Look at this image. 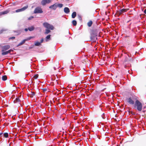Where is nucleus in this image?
Instances as JSON below:
<instances>
[{"instance_id":"ea45409f","label":"nucleus","mask_w":146,"mask_h":146,"mask_svg":"<svg viewBox=\"0 0 146 146\" xmlns=\"http://www.w3.org/2000/svg\"><path fill=\"white\" fill-rule=\"evenodd\" d=\"M144 13L146 14V9H145L144 10Z\"/></svg>"},{"instance_id":"a211bd4d","label":"nucleus","mask_w":146,"mask_h":146,"mask_svg":"<svg viewBox=\"0 0 146 146\" xmlns=\"http://www.w3.org/2000/svg\"><path fill=\"white\" fill-rule=\"evenodd\" d=\"M35 38L34 36H30V37H29L28 38H27L25 39H24L25 42L29 40H31V39H32L33 38Z\"/></svg>"},{"instance_id":"37998d69","label":"nucleus","mask_w":146,"mask_h":146,"mask_svg":"<svg viewBox=\"0 0 146 146\" xmlns=\"http://www.w3.org/2000/svg\"><path fill=\"white\" fill-rule=\"evenodd\" d=\"M146 107H144V108H145Z\"/></svg>"},{"instance_id":"0eeeda50","label":"nucleus","mask_w":146,"mask_h":146,"mask_svg":"<svg viewBox=\"0 0 146 146\" xmlns=\"http://www.w3.org/2000/svg\"><path fill=\"white\" fill-rule=\"evenodd\" d=\"M10 47V45H6L4 46H3L2 47V52H3L5 51H6L8 49H9Z\"/></svg>"},{"instance_id":"393cba45","label":"nucleus","mask_w":146,"mask_h":146,"mask_svg":"<svg viewBox=\"0 0 146 146\" xmlns=\"http://www.w3.org/2000/svg\"><path fill=\"white\" fill-rule=\"evenodd\" d=\"M35 46H39L40 45V43L38 42H35Z\"/></svg>"},{"instance_id":"6ab92c4d","label":"nucleus","mask_w":146,"mask_h":146,"mask_svg":"<svg viewBox=\"0 0 146 146\" xmlns=\"http://www.w3.org/2000/svg\"><path fill=\"white\" fill-rule=\"evenodd\" d=\"M35 38L34 36H30V37H29L28 38H27L25 39H24L25 42L29 40H31V39H32L33 38Z\"/></svg>"},{"instance_id":"39448f33","label":"nucleus","mask_w":146,"mask_h":146,"mask_svg":"<svg viewBox=\"0 0 146 146\" xmlns=\"http://www.w3.org/2000/svg\"><path fill=\"white\" fill-rule=\"evenodd\" d=\"M3 136L4 137L7 138L9 137V134L7 133H3L2 132L0 133V141H1V137Z\"/></svg>"},{"instance_id":"c756f323","label":"nucleus","mask_w":146,"mask_h":146,"mask_svg":"<svg viewBox=\"0 0 146 146\" xmlns=\"http://www.w3.org/2000/svg\"><path fill=\"white\" fill-rule=\"evenodd\" d=\"M35 94V93L34 92H31V94L32 97H33Z\"/></svg>"},{"instance_id":"9b49d317","label":"nucleus","mask_w":146,"mask_h":146,"mask_svg":"<svg viewBox=\"0 0 146 146\" xmlns=\"http://www.w3.org/2000/svg\"><path fill=\"white\" fill-rule=\"evenodd\" d=\"M57 3H55L49 7L50 9H52L53 10H55L57 8Z\"/></svg>"},{"instance_id":"f8f14e48","label":"nucleus","mask_w":146,"mask_h":146,"mask_svg":"<svg viewBox=\"0 0 146 146\" xmlns=\"http://www.w3.org/2000/svg\"><path fill=\"white\" fill-rule=\"evenodd\" d=\"M9 12V10H6L5 11L3 12H0V16L3 15H5L6 14H7Z\"/></svg>"},{"instance_id":"4be33fe9","label":"nucleus","mask_w":146,"mask_h":146,"mask_svg":"<svg viewBox=\"0 0 146 146\" xmlns=\"http://www.w3.org/2000/svg\"><path fill=\"white\" fill-rule=\"evenodd\" d=\"M2 80L3 81H5L7 80V77L6 76H3L2 78Z\"/></svg>"},{"instance_id":"2f4dec72","label":"nucleus","mask_w":146,"mask_h":146,"mask_svg":"<svg viewBox=\"0 0 146 146\" xmlns=\"http://www.w3.org/2000/svg\"><path fill=\"white\" fill-rule=\"evenodd\" d=\"M6 31V30H5V29H2L1 30L0 33H3V31Z\"/></svg>"},{"instance_id":"20e7f679","label":"nucleus","mask_w":146,"mask_h":146,"mask_svg":"<svg viewBox=\"0 0 146 146\" xmlns=\"http://www.w3.org/2000/svg\"><path fill=\"white\" fill-rule=\"evenodd\" d=\"M43 13L42 9L40 7H38L35 8L34 11V13Z\"/></svg>"},{"instance_id":"7c9ffc66","label":"nucleus","mask_w":146,"mask_h":146,"mask_svg":"<svg viewBox=\"0 0 146 146\" xmlns=\"http://www.w3.org/2000/svg\"><path fill=\"white\" fill-rule=\"evenodd\" d=\"M34 18L33 16H31L28 18V19L29 20H31L32 19Z\"/></svg>"},{"instance_id":"f704fd0d","label":"nucleus","mask_w":146,"mask_h":146,"mask_svg":"<svg viewBox=\"0 0 146 146\" xmlns=\"http://www.w3.org/2000/svg\"><path fill=\"white\" fill-rule=\"evenodd\" d=\"M11 51H13V50L11 49H10L7 51L8 54L10 53Z\"/></svg>"},{"instance_id":"58836bf2","label":"nucleus","mask_w":146,"mask_h":146,"mask_svg":"<svg viewBox=\"0 0 146 146\" xmlns=\"http://www.w3.org/2000/svg\"><path fill=\"white\" fill-rule=\"evenodd\" d=\"M15 38V37H12L10 38V39H14Z\"/></svg>"},{"instance_id":"412c9836","label":"nucleus","mask_w":146,"mask_h":146,"mask_svg":"<svg viewBox=\"0 0 146 146\" xmlns=\"http://www.w3.org/2000/svg\"><path fill=\"white\" fill-rule=\"evenodd\" d=\"M51 35H47L46 38V41L47 42L48 40L50 39Z\"/></svg>"},{"instance_id":"c85d7f7f","label":"nucleus","mask_w":146,"mask_h":146,"mask_svg":"<svg viewBox=\"0 0 146 146\" xmlns=\"http://www.w3.org/2000/svg\"><path fill=\"white\" fill-rule=\"evenodd\" d=\"M101 116H102V118L103 119H105L106 117L105 115V114H104V113H103L102 114V115H101Z\"/></svg>"},{"instance_id":"bb28decb","label":"nucleus","mask_w":146,"mask_h":146,"mask_svg":"<svg viewBox=\"0 0 146 146\" xmlns=\"http://www.w3.org/2000/svg\"><path fill=\"white\" fill-rule=\"evenodd\" d=\"M72 24L76 26L77 24L76 21L75 20H73L72 21Z\"/></svg>"},{"instance_id":"a19ab883","label":"nucleus","mask_w":146,"mask_h":146,"mask_svg":"<svg viewBox=\"0 0 146 146\" xmlns=\"http://www.w3.org/2000/svg\"><path fill=\"white\" fill-rule=\"evenodd\" d=\"M32 48V47H30L29 48V49H31Z\"/></svg>"},{"instance_id":"cd10ccee","label":"nucleus","mask_w":146,"mask_h":146,"mask_svg":"<svg viewBox=\"0 0 146 146\" xmlns=\"http://www.w3.org/2000/svg\"><path fill=\"white\" fill-rule=\"evenodd\" d=\"M38 74H37L35 75L34 76L33 78L35 79H37L38 78Z\"/></svg>"},{"instance_id":"5701e85b","label":"nucleus","mask_w":146,"mask_h":146,"mask_svg":"<svg viewBox=\"0 0 146 146\" xmlns=\"http://www.w3.org/2000/svg\"><path fill=\"white\" fill-rule=\"evenodd\" d=\"M50 32V31L49 29H46V31L44 33L45 34H48Z\"/></svg>"},{"instance_id":"9d476101","label":"nucleus","mask_w":146,"mask_h":146,"mask_svg":"<svg viewBox=\"0 0 146 146\" xmlns=\"http://www.w3.org/2000/svg\"><path fill=\"white\" fill-rule=\"evenodd\" d=\"M51 1V0H42L41 2V3L42 5H44L46 3H50Z\"/></svg>"},{"instance_id":"f03ea898","label":"nucleus","mask_w":146,"mask_h":146,"mask_svg":"<svg viewBox=\"0 0 146 146\" xmlns=\"http://www.w3.org/2000/svg\"><path fill=\"white\" fill-rule=\"evenodd\" d=\"M98 32L96 29L92 30L90 33V38L92 40H96L97 39L96 36L98 35Z\"/></svg>"},{"instance_id":"f257e3e1","label":"nucleus","mask_w":146,"mask_h":146,"mask_svg":"<svg viewBox=\"0 0 146 146\" xmlns=\"http://www.w3.org/2000/svg\"><path fill=\"white\" fill-rule=\"evenodd\" d=\"M134 107L138 111H141L142 109L143 106L142 103L138 100H136L134 105Z\"/></svg>"},{"instance_id":"a878e982","label":"nucleus","mask_w":146,"mask_h":146,"mask_svg":"<svg viewBox=\"0 0 146 146\" xmlns=\"http://www.w3.org/2000/svg\"><path fill=\"white\" fill-rule=\"evenodd\" d=\"M8 52L7 51H5V52H3L2 53V55H6L8 54Z\"/></svg>"},{"instance_id":"423d86ee","label":"nucleus","mask_w":146,"mask_h":146,"mask_svg":"<svg viewBox=\"0 0 146 146\" xmlns=\"http://www.w3.org/2000/svg\"><path fill=\"white\" fill-rule=\"evenodd\" d=\"M28 7V6L27 5L26 6L24 7L21 9H18L16 10L15 11L16 12L18 13L23 11H25V9H26Z\"/></svg>"},{"instance_id":"72a5a7b5","label":"nucleus","mask_w":146,"mask_h":146,"mask_svg":"<svg viewBox=\"0 0 146 146\" xmlns=\"http://www.w3.org/2000/svg\"><path fill=\"white\" fill-rule=\"evenodd\" d=\"M78 19H79V20H82V18H81V16L79 15H78Z\"/></svg>"},{"instance_id":"f3484780","label":"nucleus","mask_w":146,"mask_h":146,"mask_svg":"<svg viewBox=\"0 0 146 146\" xmlns=\"http://www.w3.org/2000/svg\"><path fill=\"white\" fill-rule=\"evenodd\" d=\"M25 40L24 39L17 45V47H18V46L23 44L25 43Z\"/></svg>"},{"instance_id":"ddd939ff","label":"nucleus","mask_w":146,"mask_h":146,"mask_svg":"<svg viewBox=\"0 0 146 146\" xmlns=\"http://www.w3.org/2000/svg\"><path fill=\"white\" fill-rule=\"evenodd\" d=\"M64 11L67 14L70 12V10L68 7H66L64 9Z\"/></svg>"},{"instance_id":"1a4fd4ad","label":"nucleus","mask_w":146,"mask_h":146,"mask_svg":"<svg viewBox=\"0 0 146 146\" xmlns=\"http://www.w3.org/2000/svg\"><path fill=\"white\" fill-rule=\"evenodd\" d=\"M126 11V9H123L119 11H118L117 12V13L119 15H120Z\"/></svg>"},{"instance_id":"dca6fc26","label":"nucleus","mask_w":146,"mask_h":146,"mask_svg":"<svg viewBox=\"0 0 146 146\" xmlns=\"http://www.w3.org/2000/svg\"><path fill=\"white\" fill-rule=\"evenodd\" d=\"M92 21H90L87 23V25L89 27H90L92 26Z\"/></svg>"},{"instance_id":"7ed1b4c3","label":"nucleus","mask_w":146,"mask_h":146,"mask_svg":"<svg viewBox=\"0 0 146 146\" xmlns=\"http://www.w3.org/2000/svg\"><path fill=\"white\" fill-rule=\"evenodd\" d=\"M43 26L46 28L51 30L54 29V27L52 25H50L47 22H44L43 24Z\"/></svg>"},{"instance_id":"6e6552de","label":"nucleus","mask_w":146,"mask_h":146,"mask_svg":"<svg viewBox=\"0 0 146 146\" xmlns=\"http://www.w3.org/2000/svg\"><path fill=\"white\" fill-rule=\"evenodd\" d=\"M127 102L130 105H133L135 103L134 101L131 97L127 99Z\"/></svg>"},{"instance_id":"79ce46f5","label":"nucleus","mask_w":146,"mask_h":146,"mask_svg":"<svg viewBox=\"0 0 146 146\" xmlns=\"http://www.w3.org/2000/svg\"><path fill=\"white\" fill-rule=\"evenodd\" d=\"M143 112H145V110H143Z\"/></svg>"},{"instance_id":"2eb2a0df","label":"nucleus","mask_w":146,"mask_h":146,"mask_svg":"<svg viewBox=\"0 0 146 146\" xmlns=\"http://www.w3.org/2000/svg\"><path fill=\"white\" fill-rule=\"evenodd\" d=\"M35 27L33 26H31V27L28 28V30L30 31H33Z\"/></svg>"},{"instance_id":"aec40b11","label":"nucleus","mask_w":146,"mask_h":146,"mask_svg":"<svg viewBox=\"0 0 146 146\" xmlns=\"http://www.w3.org/2000/svg\"><path fill=\"white\" fill-rule=\"evenodd\" d=\"M76 15V12H73L72 15V18H74L75 17Z\"/></svg>"},{"instance_id":"4c0bfd02","label":"nucleus","mask_w":146,"mask_h":146,"mask_svg":"<svg viewBox=\"0 0 146 146\" xmlns=\"http://www.w3.org/2000/svg\"><path fill=\"white\" fill-rule=\"evenodd\" d=\"M14 32L17 33H19L20 32L19 31H18V30L16 31H14Z\"/></svg>"},{"instance_id":"c9c22d12","label":"nucleus","mask_w":146,"mask_h":146,"mask_svg":"<svg viewBox=\"0 0 146 146\" xmlns=\"http://www.w3.org/2000/svg\"><path fill=\"white\" fill-rule=\"evenodd\" d=\"M43 38H42L40 40V44H41V43L43 42Z\"/></svg>"},{"instance_id":"e433bc0d","label":"nucleus","mask_w":146,"mask_h":146,"mask_svg":"<svg viewBox=\"0 0 146 146\" xmlns=\"http://www.w3.org/2000/svg\"><path fill=\"white\" fill-rule=\"evenodd\" d=\"M28 28H25L24 29V30L26 32H27V31H28Z\"/></svg>"},{"instance_id":"473e14b6","label":"nucleus","mask_w":146,"mask_h":146,"mask_svg":"<svg viewBox=\"0 0 146 146\" xmlns=\"http://www.w3.org/2000/svg\"><path fill=\"white\" fill-rule=\"evenodd\" d=\"M42 90L44 92H45L47 91V89L46 88H43Z\"/></svg>"},{"instance_id":"4468645a","label":"nucleus","mask_w":146,"mask_h":146,"mask_svg":"<svg viewBox=\"0 0 146 146\" xmlns=\"http://www.w3.org/2000/svg\"><path fill=\"white\" fill-rule=\"evenodd\" d=\"M21 101L20 99L17 97L15 99L14 101L13 102L14 103H19Z\"/></svg>"},{"instance_id":"b1692460","label":"nucleus","mask_w":146,"mask_h":146,"mask_svg":"<svg viewBox=\"0 0 146 146\" xmlns=\"http://www.w3.org/2000/svg\"><path fill=\"white\" fill-rule=\"evenodd\" d=\"M57 7H59L60 8H61L62 7L63 4L61 3H58V4L57 3Z\"/></svg>"}]
</instances>
